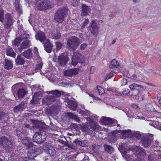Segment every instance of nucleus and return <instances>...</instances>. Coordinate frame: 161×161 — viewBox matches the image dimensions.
<instances>
[{
  "label": "nucleus",
  "mask_w": 161,
  "mask_h": 161,
  "mask_svg": "<svg viewBox=\"0 0 161 161\" xmlns=\"http://www.w3.org/2000/svg\"><path fill=\"white\" fill-rule=\"evenodd\" d=\"M112 133V135L109 136L108 137L109 143H115L119 136L123 139H125L126 138H130L136 140L140 139L142 136V135L140 132L131 131L130 130L122 131L116 130Z\"/></svg>",
  "instance_id": "1"
},
{
  "label": "nucleus",
  "mask_w": 161,
  "mask_h": 161,
  "mask_svg": "<svg viewBox=\"0 0 161 161\" xmlns=\"http://www.w3.org/2000/svg\"><path fill=\"white\" fill-rule=\"evenodd\" d=\"M130 150L133 152H135L139 156H144L146 155L145 151L139 146H133L130 148V150L128 151H130ZM129 153V152H128L127 151H124L122 153L123 157L125 158L127 161H131L133 158V156L129 154L128 153Z\"/></svg>",
  "instance_id": "2"
},
{
  "label": "nucleus",
  "mask_w": 161,
  "mask_h": 161,
  "mask_svg": "<svg viewBox=\"0 0 161 161\" xmlns=\"http://www.w3.org/2000/svg\"><path fill=\"white\" fill-rule=\"evenodd\" d=\"M35 7L37 10L44 11L51 8L53 7V3L49 0H35Z\"/></svg>",
  "instance_id": "3"
},
{
  "label": "nucleus",
  "mask_w": 161,
  "mask_h": 161,
  "mask_svg": "<svg viewBox=\"0 0 161 161\" xmlns=\"http://www.w3.org/2000/svg\"><path fill=\"white\" fill-rule=\"evenodd\" d=\"M68 11V7L66 5L60 8L55 14V20L58 23L62 22L67 15Z\"/></svg>",
  "instance_id": "4"
},
{
  "label": "nucleus",
  "mask_w": 161,
  "mask_h": 161,
  "mask_svg": "<svg viewBox=\"0 0 161 161\" xmlns=\"http://www.w3.org/2000/svg\"><path fill=\"white\" fill-rule=\"evenodd\" d=\"M43 152L42 149L41 147H36L32 145L28 150V161H34L33 159L37 155L41 154Z\"/></svg>",
  "instance_id": "5"
},
{
  "label": "nucleus",
  "mask_w": 161,
  "mask_h": 161,
  "mask_svg": "<svg viewBox=\"0 0 161 161\" xmlns=\"http://www.w3.org/2000/svg\"><path fill=\"white\" fill-rule=\"evenodd\" d=\"M85 61L84 55L78 51L74 52L72 58V65L75 66L78 63L83 64Z\"/></svg>",
  "instance_id": "6"
},
{
  "label": "nucleus",
  "mask_w": 161,
  "mask_h": 161,
  "mask_svg": "<svg viewBox=\"0 0 161 161\" xmlns=\"http://www.w3.org/2000/svg\"><path fill=\"white\" fill-rule=\"evenodd\" d=\"M79 44V39L75 36H73L68 39L67 42V46L68 49L71 51L75 50Z\"/></svg>",
  "instance_id": "7"
},
{
  "label": "nucleus",
  "mask_w": 161,
  "mask_h": 161,
  "mask_svg": "<svg viewBox=\"0 0 161 161\" xmlns=\"http://www.w3.org/2000/svg\"><path fill=\"white\" fill-rule=\"evenodd\" d=\"M21 85L20 83H17L12 87L13 92H17V96L19 98H23L26 94L25 91L24 89L21 88Z\"/></svg>",
  "instance_id": "8"
},
{
  "label": "nucleus",
  "mask_w": 161,
  "mask_h": 161,
  "mask_svg": "<svg viewBox=\"0 0 161 161\" xmlns=\"http://www.w3.org/2000/svg\"><path fill=\"white\" fill-rule=\"evenodd\" d=\"M47 137L45 132H37L34 135L33 139L34 141L37 143H40L45 141Z\"/></svg>",
  "instance_id": "9"
},
{
  "label": "nucleus",
  "mask_w": 161,
  "mask_h": 161,
  "mask_svg": "<svg viewBox=\"0 0 161 161\" xmlns=\"http://www.w3.org/2000/svg\"><path fill=\"white\" fill-rule=\"evenodd\" d=\"M12 146V143L10 140L5 136L0 138V146L4 149H9Z\"/></svg>",
  "instance_id": "10"
},
{
  "label": "nucleus",
  "mask_w": 161,
  "mask_h": 161,
  "mask_svg": "<svg viewBox=\"0 0 161 161\" xmlns=\"http://www.w3.org/2000/svg\"><path fill=\"white\" fill-rule=\"evenodd\" d=\"M153 139V136L152 134H148L143 138L141 141L142 145L145 147L149 146L151 144Z\"/></svg>",
  "instance_id": "11"
},
{
  "label": "nucleus",
  "mask_w": 161,
  "mask_h": 161,
  "mask_svg": "<svg viewBox=\"0 0 161 161\" xmlns=\"http://www.w3.org/2000/svg\"><path fill=\"white\" fill-rule=\"evenodd\" d=\"M43 147L47 153H48L51 157L54 156L56 153V151L54 147L49 143L45 144Z\"/></svg>",
  "instance_id": "12"
},
{
  "label": "nucleus",
  "mask_w": 161,
  "mask_h": 161,
  "mask_svg": "<svg viewBox=\"0 0 161 161\" xmlns=\"http://www.w3.org/2000/svg\"><path fill=\"white\" fill-rule=\"evenodd\" d=\"M58 64L61 66L65 65L68 61L67 56L66 53H62L58 56Z\"/></svg>",
  "instance_id": "13"
},
{
  "label": "nucleus",
  "mask_w": 161,
  "mask_h": 161,
  "mask_svg": "<svg viewBox=\"0 0 161 161\" xmlns=\"http://www.w3.org/2000/svg\"><path fill=\"white\" fill-rule=\"evenodd\" d=\"M100 121L102 124L104 125H110L113 124H117V123L116 120L105 117H103Z\"/></svg>",
  "instance_id": "14"
},
{
  "label": "nucleus",
  "mask_w": 161,
  "mask_h": 161,
  "mask_svg": "<svg viewBox=\"0 0 161 161\" xmlns=\"http://www.w3.org/2000/svg\"><path fill=\"white\" fill-rule=\"evenodd\" d=\"M91 9L85 4H83L82 5V10L81 15L82 16H87L91 12Z\"/></svg>",
  "instance_id": "15"
},
{
  "label": "nucleus",
  "mask_w": 161,
  "mask_h": 161,
  "mask_svg": "<svg viewBox=\"0 0 161 161\" xmlns=\"http://www.w3.org/2000/svg\"><path fill=\"white\" fill-rule=\"evenodd\" d=\"M90 24L91 27L90 29V31L92 34H94L97 32L98 28L97 21L92 20Z\"/></svg>",
  "instance_id": "16"
},
{
  "label": "nucleus",
  "mask_w": 161,
  "mask_h": 161,
  "mask_svg": "<svg viewBox=\"0 0 161 161\" xmlns=\"http://www.w3.org/2000/svg\"><path fill=\"white\" fill-rule=\"evenodd\" d=\"M42 95L41 93L37 92L33 96L32 99L31 101V103L33 104H38L39 103L40 100L41 98Z\"/></svg>",
  "instance_id": "17"
},
{
  "label": "nucleus",
  "mask_w": 161,
  "mask_h": 161,
  "mask_svg": "<svg viewBox=\"0 0 161 161\" xmlns=\"http://www.w3.org/2000/svg\"><path fill=\"white\" fill-rule=\"evenodd\" d=\"M5 20L6 22L5 27L8 28L11 26L13 24V22L10 14H6Z\"/></svg>",
  "instance_id": "18"
},
{
  "label": "nucleus",
  "mask_w": 161,
  "mask_h": 161,
  "mask_svg": "<svg viewBox=\"0 0 161 161\" xmlns=\"http://www.w3.org/2000/svg\"><path fill=\"white\" fill-rule=\"evenodd\" d=\"M79 70L78 68H75L69 69L64 71V74L65 75L72 76L77 74L78 73Z\"/></svg>",
  "instance_id": "19"
},
{
  "label": "nucleus",
  "mask_w": 161,
  "mask_h": 161,
  "mask_svg": "<svg viewBox=\"0 0 161 161\" xmlns=\"http://www.w3.org/2000/svg\"><path fill=\"white\" fill-rule=\"evenodd\" d=\"M31 45V41L29 40H26L24 41L21 44L20 47L18 49L19 52H21L22 50L29 47Z\"/></svg>",
  "instance_id": "20"
},
{
  "label": "nucleus",
  "mask_w": 161,
  "mask_h": 161,
  "mask_svg": "<svg viewBox=\"0 0 161 161\" xmlns=\"http://www.w3.org/2000/svg\"><path fill=\"white\" fill-rule=\"evenodd\" d=\"M54 100L55 97L54 96H47L44 98L42 101V103L44 104L49 105Z\"/></svg>",
  "instance_id": "21"
},
{
  "label": "nucleus",
  "mask_w": 161,
  "mask_h": 161,
  "mask_svg": "<svg viewBox=\"0 0 161 161\" xmlns=\"http://www.w3.org/2000/svg\"><path fill=\"white\" fill-rule=\"evenodd\" d=\"M36 38L42 42L47 39L44 33L42 31H39L36 35Z\"/></svg>",
  "instance_id": "22"
},
{
  "label": "nucleus",
  "mask_w": 161,
  "mask_h": 161,
  "mask_svg": "<svg viewBox=\"0 0 161 161\" xmlns=\"http://www.w3.org/2000/svg\"><path fill=\"white\" fill-rule=\"evenodd\" d=\"M22 55L28 59L31 58L33 57V53L32 50L31 49L25 51L22 53Z\"/></svg>",
  "instance_id": "23"
},
{
  "label": "nucleus",
  "mask_w": 161,
  "mask_h": 161,
  "mask_svg": "<svg viewBox=\"0 0 161 161\" xmlns=\"http://www.w3.org/2000/svg\"><path fill=\"white\" fill-rule=\"evenodd\" d=\"M20 139L21 140L22 143L24 144L29 150V148L31 147L33 145L32 143L30 142L29 138L27 137H25L23 139L22 137Z\"/></svg>",
  "instance_id": "24"
},
{
  "label": "nucleus",
  "mask_w": 161,
  "mask_h": 161,
  "mask_svg": "<svg viewBox=\"0 0 161 161\" xmlns=\"http://www.w3.org/2000/svg\"><path fill=\"white\" fill-rule=\"evenodd\" d=\"M20 0H14V3L16 10L19 13L22 12V7L20 4Z\"/></svg>",
  "instance_id": "25"
},
{
  "label": "nucleus",
  "mask_w": 161,
  "mask_h": 161,
  "mask_svg": "<svg viewBox=\"0 0 161 161\" xmlns=\"http://www.w3.org/2000/svg\"><path fill=\"white\" fill-rule=\"evenodd\" d=\"M129 88L131 91L134 90H140L143 89V87L142 86L137 84L136 83H133L129 86Z\"/></svg>",
  "instance_id": "26"
},
{
  "label": "nucleus",
  "mask_w": 161,
  "mask_h": 161,
  "mask_svg": "<svg viewBox=\"0 0 161 161\" xmlns=\"http://www.w3.org/2000/svg\"><path fill=\"white\" fill-rule=\"evenodd\" d=\"M69 108L72 109L73 110H75L77 108V103L75 102L71 101L68 100L67 102V104Z\"/></svg>",
  "instance_id": "27"
},
{
  "label": "nucleus",
  "mask_w": 161,
  "mask_h": 161,
  "mask_svg": "<svg viewBox=\"0 0 161 161\" xmlns=\"http://www.w3.org/2000/svg\"><path fill=\"white\" fill-rule=\"evenodd\" d=\"M5 68L8 69H12L13 67V61L8 59H5L4 61Z\"/></svg>",
  "instance_id": "28"
},
{
  "label": "nucleus",
  "mask_w": 161,
  "mask_h": 161,
  "mask_svg": "<svg viewBox=\"0 0 161 161\" xmlns=\"http://www.w3.org/2000/svg\"><path fill=\"white\" fill-rule=\"evenodd\" d=\"M135 99L139 101L143 100L145 98V93L143 92H140L137 95H134Z\"/></svg>",
  "instance_id": "29"
},
{
  "label": "nucleus",
  "mask_w": 161,
  "mask_h": 161,
  "mask_svg": "<svg viewBox=\"0 0 161 161\" xmlns=\"http://www.w3.org/2000/svg\"><path fill=\"white\" fill-rule=\"evenodd\" d=\"M26 105L23 103H21L19 105L16 106L14 108V110L15 112H17L18 111H21L24 109L26 107Z\"/></svg>",
  "instance_id": "30"
},
{
  "label": "nucleus",
  "mask_w": 161,
  "mask_h": 161,
  "mask_svg": "<svg viewBox=\"0 0 161 161\" xmlns=\"http://www.w3.org/2000/svg\"><path fill=\"white\" fill-rule=\"evenodd\" d=\"M6 53L8 56L12 57H14L16 55V53L14 52L13 49L10 47H8L7 48Z\"/></svg>",
  "instance_id": "31"
},
{
  "label": "nucleus",
  "mask_w": 161,
  "mask_h": 161,
  "mask_svg": "<svg viewBox=\"0 0 161 161\" xmlns=\"http://www.w3.org/2000/svg\"><path fill=\"white\" fill-rule=\"evenodd\" d=\"M15 62L17 64L23 65L25 63V60L21 55H18Z\"/></svg>",
  "instance_id": "32"
},
{
  "label": "nucleus",
  "mask_w": 161,
  "mask_h": 161,
  "mask_svg": "<svg viewBox=\"0 0 161 161\" xmlns=\"http://www.w3.org/2000/svg\"><path fill=\"white\" fill-rule=\"evenodd\" d=\"M119 66V63L115 59H114L111 61L109 65V68L112 69L114 68L118 67Z\"/></svg>",
  "instance_id": "33"
},
{
  "label": "nucleus",
  "mask_w": 161,
  "mask_h": 161,
  "mask_svg": "<svg viewBox=\"0 0 161 161\" xmlns=\"http://www.w3.org/2000/svg\"><path fill=\"white\" fill-rule=\"evenodd\" d=\"M145 109L148 112H152L155 110V109L152 104L150 103H147L146 105Z\"/></svg>",
  "instance_id": "34"
},
{
  "label": "nucleus",
  "mask_w": 161,
  "mask_h": 161,
  "mask_svg": "<svg viewBox=\"0 0 161 161\" xmlns=\"http://www.w3.org/2000/svg\"><path fill=\"white\" fill-rule=\"evenodd\" d=\"M47 92L48 94H52L53 95L52 96H54L55 98L56 97H59L61 95L60 92L57 90L51 91H47Z\"/></svg>",
  "instance_id": "35"
},
{
  "label": "nucleus",
  "mask_w": 161,
  "mask_h": 161,
  "mask_svg": "<svg viewBox=\"0 0 161 161\" xmlns=\"http://www.w3.org/2000/svg\"><path fill=\"white\" fill-rule=\"evenodd\" d=\"M105 150L109 154L112 153L114 151V149L111 146L107 144L104 145Z\"/></svg>",
  "instance_id": "36"
},
{
  "label": "nucleus",
  "mask_w": 161,
  "mask_h": 161,
  "mask_svg": "<svg viewBox=\"0 0 161 161\" xmlns=\"http://www.w3.org/2000/svg\"><path fill=\"white\" fill-rule=\"evenodd\" d=\"M89 125H85L82 128V130L83 132H85L86 134H89L90 133V129Z\"/></svg>",
  "instance_id": "37"
},
{
  "label": "nucleus",
  "mask_w": 161,
  "mask_h": 161,
  "mask_svg": "<svg viewBox=\"0 0 161 161\" xmlns=\"http://www.w3.org/2000/svg\"><path fill=\"white\" fill-rule=\"evenodd\" d=\"M154 128H156L157 129L161 130V123L158 121H153L152 124H149Z\"/></svg>",
  "instance_id": "38"
},
{
  "label": "nucleus",
  "mask_w": 161,
  "mask_h": 161,
  "mask_svg": "<svg viewBox=\"0 0 161 161\" xmlns=\"http://www.w3.org/2000/svg\"><path fill=\"white\" fill-rule=\"evenodd\" d=\"M89 126L90 129L92 130L97 131L98 129V125H96L95 123L92 122L90 124Z\"/></svg>",
  "instance_id": "39"
},
{
  "label": "nucleus",
  "mask_w": 161,
  "mask_h": 161,
  "mask_svg": "<svg viewBox=\"0 0 161 161\" xmlns=\"http://www.w3.org/2000/svg\"><path fill=\"white\" fill-rule=\"evenodd\" d=\"M73 143L75 144L76 145H80L82 147H84L85 145L84 142H82L78 139H75L74 140Z\"/></svg>",
  "instance_id": "40"
},
{
  "label": "nucleus",
  "mask_w": 161,
  "mask_h": 161,
  "mask_svg": "<svg viewBox=\"0 0 161 161\" xmlns=\"http://www.w3.org/2000/svg\"><path fill=\"white\" fill-rule=\"evenodd\" d=\"M157 156L154 154H152L148 157L149 161H161V160H158L156 158Z\"/></svg>",
  "instance_id": "41"
},
{
  "label": "nucleus",
  "mask_w": 161,
  "mask_h": 161,
  "mask_svg": "<svg viewBox=\"0 0 161 161\" xmlns=\"http://www.w3.org/2000/svg\"><path fill=\"white\" fill-rule=\"evenodd\" d=\"M68 114L69 115L70 117L73 118L77 122L79 123L80 122V119L77 116L74 115L72 113H69Z\"/></svg>",
  "instance_id": "42"
},
{
  "label": "nucleus",
  "mask_w": 161,
  "mask_h": 161,
  "mask_svg": "<svg viewBox=\"0 0 161 161\" xmlns=\"http://www.w3.org/2000/svg\"><path fill=\"white\" fill-rule=\"evenodd\" d=\"M43 42L44 47H52V44L50 43V41L48 39H46Z\"/></svg>",
  "instance_id": "43"
},
{
  "label": "nucleus",
  "mask_w": 161,
  "mask_h": 161,
  "mask_svg": "<svg viewBox=\"0 0 161 161\" xmlns=\"http://www.w3.org/2000/svg\"><path fill=\"white\" fill-rule=\"evenodd\" d=\"M3 8L0 6V21L3 23Z\"/></svg>",
  "instance_id": "44"
},
{
  "label": "nucleus",
  "mask_w": 161,
  "mask_h": 161,
  "mask_svg": "<svg viewBox=\"0 0 161 161\" xmlns=\"http://www.w3.org/2000/svg\"><path fill=\"white\" fill-rule=\"evenodd\" d=\"M22 39L20 38H16L13 43V45L18 46L21 42Z\"/></svg>",
  "instance_id": "45"
},
{
  "label": "nucleus",
  "mask_w": 161,
  "mask_h": 161,
  "mask_svg": "<svg viewBox=\"0 0 161 161\" xmlns=\"http://www.w3.org/2000/svg\"><path fill=\"white\" fill-rule=\"evenodd\" d=\"M65 144H66V146L71 149H75L76 148V146L74 145L73 144H69L68 143V142H65Z\"/></svg>",
  "instance_id": "46"
},
{
  "label": "nucleus",
  "mask_w": 161,
  "mask_h": 161,
  "mask_svg": "<svg viewBox=\"0 0 161 161\" xmlns=\"http://www.w3.org/2000/svg\"><path fill=\"white\" fill-rule=\"evenodd\" d=\"M89 19H86L82 23L81 25V28H84L89 23Z\"/></svg>",
  "instance_id": "47"
},
{
  "label": "nucleus",
  "mask_w": 161,
  "mask_h": 161,
  "mask_svg": "<svg viewBox=\"0 0 161 161\" xmlns=\"http://www.w3.org/2000/svg\"><path fill=\"white\" fill-rule=\"evenodd\" d=\"M43 64L42 63H40L38 64L36 66L35 70L36 72H37L38 70L40 69L42 67Z\"/></svg>",
  "instance_id": "48"
},
{
  "label": "nucleus",
  "mask_w": 161,
  "mask_h": 161,
  "mask_svg": "<svg viewBox=\"0 0 161 161\" xmlns=\"http://www.w3.org/2000/svg\"><path fill=\"white\" fill-rule=\"evenodd\" d=\"M52 36L53 38L55 39H59L60 37V34L59 33H57L56 34H53Z\"/></svg>",
  "instance_id": "49"
},
{
  "label": "nucleus",
  "mask_w": 161,
  "mask_h": 161,
  "mask_svg": "<svg viewBox=\"0 0 161 161\" xmlns=\"http://www.w3.org/2000/svg\"><path fill=\"white\" fill-rule=\"evenodd\" d=\"M97 91L99 93L103 94L104 92V90L103 88L100 86H97Z\"/></svg>",
  "instance_id": "50"
},
{
  "label": "nucleus",
  "mask_w": 161,
  "mask_h": 161,
  "mask_svg": "<svg viewBox=\"0 0 161 161\" xmlns=\"http://www.w3.org/2000/svg\"><path fill=\"white\" fill-rule=\"evenodd\" d=\"M131 107L134 108L136 109L137 110L140 109V108L137 104L133 103L131 105Z\"/></svg>",
  "instance_id": "51"
},
{
  "label": "nucleus",
  "mask_w": 161,
  "mask_h": 161,
  "mask_svg": "<svg viewBox=\"0 0 161 161\" xmlns=\"http://www.w3.org/2000/svg\"><path fill=\"white\" fill-rule=\"evenodd\" d=\"M87 46V44L86 43H83L80 46V49L81 50H84Z\"/></svg>",
  "instance_id": "52"
},
{
  "label": "nucleus",
  "mask_w": 161,
  "mask_h": 161,
  "mask_svg": "<svg viewBox=\"0 0 161 161\" xmlns=\"http://www.w3.org/2000/svg\"><path fill=\"white\" fill-rule=\"evenodd\" d=\"M56 45L57 50H59L62 46V44L59 42H56Z\"/></svg>",
  "instance_id": "53"
},
{
  "label": "nucleus",
  "mask_w": 161,
  "mask_h": 161,
  "mask_svg": "<svg viewBox=\"0 0 161 161\" xmlns=\"http://www.w3.org/2000/svg\"><path fill=\"white\" fill-rule=\"evenodd\" d=\"M4 114L2 112L1 109L0 108V121L4 119Z\"/></svg>",
  "instance_id": "54"
},
{
  "label": "nucleus",
  "mask_w": 161,
  "mask_h": 161,
  "mask_svg": "<svg viewBox=\"0 0 161 161\" xmlns=\"http://www.w3.org/2000/svg\"><path fill=\"white\" fill-rule=\"evenodd\" d=\"M52 47H44L46 52L48 53H50L51 52V49Z\"/></svg>",
  "instance_id": "55"
},
{
  "label": "nucleus",
  "mask_w": 161,
  "mask_h": 161,
  "mask_svg": "<svg viewBox=\"0 0 161 161\" xmlns=\"http://www.w3.org/2000/svg\"><path fill=\"white\" fill-rule=\"evenodd\" d=\"M113 75V73L111 72L105 78V80H108L109 79L111 78Z\"/></svg>",
  "instance_id": "56"
},
{
  "label": "nucleus",
  "mask_w": 161,
  "mask_h": 161,
  "mask_svg": "<svg viewBox=\"0 0 161 161\" xmlns=\"http://www.w3.org/2000/svg\"><path fill=\"white\" fill-rule=\"evenodd\" d=\"M130 92V91L128 89H125L123 91L122 94L125 95L128 94Z\"/></svg>",
  "instance_id": "57"
},
{
  "label": "nucleus",
  "mask_w": 161,
  "mask_h": 161,
  "mask_svg": "<svg viewBox=\"0 0 161 161\" xmlns=\"http://www.w3.org/2000/svg\"><path fill=\"white\" fill-rule=\"evenodd\" d=\"M127 83V80L125 79H123L121 81V84L122 86H124Z\"/></svg>",
  "instance_id": "58"
},
{
  "label": "nucleus",
  "mask_w": 161,
  "mask_h": 161,
  "mask_svg": "<svg viewBox=\"0 0 161 161\" xmlns=\"http://www.w3.org/2000/svg\"><path fill=\"white\" fill-rule=\"evenodd\" d=\"M95 70V67L94 66H92L90 69V73L91 74H93Z\"/></svg>",
  "instance_id": "59"
},
{
  "label": "nucleus",
  "mask_w": 161,
  "mask_h": 161,
  "mask_svg": "<svg viewBox=\"0 0 161 161\" xmlns=\"http://www.w3.org/2000/svg\"><path fill=\"white\" fill-rule=\"evenodd\" d=\"M38 49L37 48H36V47H35L34 48V53L35 54H36V55H37L38 53Z\"/></svg>",
  "instance_id": "60"
},
{
  "label": "nucleus",
  "mask_w": 161,
  "mask_h": 161,
  "mask_svg": "<svg viewBox=\"0 0 161 161\" xmlns=\"http://www.w3.org/2000/svg\"><path fill=\"white\" fill-rule=\"evenodd\" d=\"M25 1L26 3H28L29 5V6H30V5L32 3L31 0H25Z\"/></svg>",
  "instance_id": "61"
},
{
  "label": "nucleus",
  "mask_w": 161,
  "mask_h": 161,
  "mask_svg": "<svg viewBox=\"0 0 161 161\" xmlns=\"http://www.w3.org/2000/svg\"><path fill=\"white\" fill-rule=\"evenodd\" d=\"M115 93L118 96H121L122 95L121 92L118 91H116L115 92Z\"/></svg>",
  "instance_id": "62"
},
{
  "label": "nucleus",
  "mask_w": 161,
  "mask_h": 161,
  "mask_svg": "<svg viewBox=\"0 0 161 161\" xmlns=\"http://www.w3.org/2000/svg\"><path fill=\"white\" fill-rule=\"evenodd\" d=\"M72 5L75 7L78 5V2H75L74 3V1H73L72 2Z\"/></svg>",
  "instance_id": "63"
},
{
  "label": "nucleus",
  "mask_w": 161,
  "mask_h": 161,
  "mask_svg": "<svg viewBox=\"0 0 161 161\" xmlns=\"http://www.w3.org/2000/svg\"><path fill=\"white\" fill-rule=\"evenodd\" d=\"M70 126L72 128H75L76 127H77V125L76 124H74V123H72V124L71 125H70Z\"/></svg>",
  "instance_id": "64"
}]
</instances>
